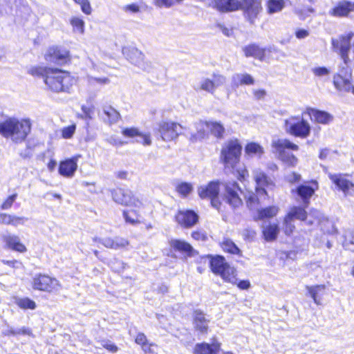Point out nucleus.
<instances>
[{"instance_id":"f257e3e1","label":"nucleus","mask_w":354,"mask_h":354,"mask_svg":"<svg viewBox=\"0 0 354 354\" xmlns=\"http://www.w3.org/2000/svg\"><path fill=\"white\" fill-rule=\"evenodd\" d=\"M28 73L36 77H41L46 89L53 93H70L77 85L78 77L68 71L45 66H33Z\"/></svg>"},{"instance_id":"f03ea898","label":"nucleus","mask_w":354,"mask_h":354,"mask_svg":"<svg viewBox=\"0 0 354 354\" xmlns=\"http://www.w3.org/2000/svg\"><path fill=\"white\" fill-rule=\"evenodd\" d=\"M113 201L126 205L128 209L124 212L127 222L131 224L140 223L141 214L145 208L147 201L142 196L133 194L131 191L118 188L112 192Z\"/></svg>"},{"instance_id":"7ed1b4c3","label":"nucleus","mask_w":354,"mask_h":354,"mask_svg":"<svg viewBox=\"0 0 354 354\" xmlns=\"http://www.w3.org/2000/svg\"><path fill=\"white\" fill-rule=\"evenodd\" d=\"M252 176L255 182V192L245 189L243 194L247 205L250 209H254L261 202L268 198V192L274 189L275 184L259 169L252 171Z\"/></svg>"},{"instance_id":"20e7f679","label":"nucleus","mask_w":354,"mask_h":354,"mask_svg":"<svg viewBox=\"0 0 354 354\" xmlns=\"http://www.w3.org/2000/svg\"><path fill=\"white\" fill-rule=\"evenodd\" d=\"M31 122L28 118L8 117L0 122V134L15 143L22 142L31 131Z\"/></svg>"},{"instance_id":"39448f33","label":"nucleus","mask_w":354,"mask_h":354,"mask_svg":"<svg viewBox=\"0 0 354 354\" xmlns=\"http://www.w3.org/2000/svg\"><path fill=\"white\" fill-rule=\"evenodd\" d=\"M272 152L285 165L295 167L297 165L298 158L290 151H298L299 146L286 138H277L272 140Z\"/></svg>"},{"instance_id":"423d86ee","label":"nucleus","mask_w":354,"mask_h":354,"mask_svg":"<svg viewBox=\"0 0 354 354\" xmlns=\"http://www.w3.org/2000/svg\"><path fill=\"white\" fill-rule=\"evenodd\" d=\"M302 115H290L283 121V128L285 132L290 136L306 138L311 132L310 124Z\"/></svg>"},{"instance_id":"0eeeda50","label":"nucleus","mask_w":354,"mask_h":354,"mask_svg":"<svg viewBox=\"0 0 354 354\" xmlns=\"http://www.w3.org/2000/svg\"><path fill=\"white\" fill-rule=\"evenodd\" d=\"M242 152L241 142L237 138L227 140L223 145L220 159L226 167L234 168L239 162Z\"/></svg>"},{"instance_id":"6e6552de","label":"nucleus","mask_w":354,"mask_h":354,"mask_svg":"<svg viewBox=\"0 0 354 354\" xmlns=\"http://www.w3.org/2000/svg\"><path fill=\"white\" fill-rule=\"evenodd\" d=\"M354 37L353 32H346L338 38L332 39L331 44L335 52L337 53L347 64L349 61L348 52L351 48V41Z\"/></svg>"},{"instance_id":"1a4fd4ad","label":"nucleus","mask_w":354,"mask_h":354,"mask_svg":"<svg viewBox=\"0 0 354 354\" xmlns=\"http://www.w3.org/2000/svg\"><path fill=\"white\" fill-rule=\"evenodd\" d=\"M183 126L171 120L161 121L158 124V132L165 141H171L183 132Z\"/></svg>"},{"instance_id":"9d476101","label":"nucleus","mask_w":354,"mask_h":354,"mask_svg":"<svg viewBox=\"0 0 354 354\" xmlns=\"http://www.w3.org/2000/svg\"><path fill=\"white\" fill-rule=\"evenodd\" d=\"M220 191V183L217 181L209 182L207 185H201L198 188V194L201 198H209L212 205L220 209L218 193Z\"/></svg>"},{"instance_id":"9b49d317","label":"nucleus","mask_w":354,"mask_h":354,"mask_svg":"<svg viewBox=\"0 0 354 354\" xmlns=\"http://www.w3.org/2000/svg\"><path fill=\"white\" fill-rule=\"evenodd\" d=\"M32 287L34 289L48 292H57L62 288L58 280L44 274H39L33 278Z\"/></svg>"},{"instance_id":"f8f14e48","label":"nucleus","mask_w":354,"mask_h":354,"mask_svg":"<svg viewBox=\"0 0 354 354\" xmlns=\"http://www.w3.org/2000/svg\"><path fill=\"white\" fill-rule=\"evenodd\" d=\"M320 215L321 214L317 210L311 211L308 215L304 208L294 206L290 209L286 216L292 220L306 221L308 225H313L320 222Z\"/></svg>"},{"instance_id":"ddd939ff","label":"nucleus","mask_w":354,"mask_h":354,"mask_svg":"<svg viewBox=\"0 0 354 354\" xmlns=\"http://www.w3.org/2000/svg\"><path fill=\"white\" fill-rule=\"evenodd\" d=\"M225 191L220 196L222 199L233 207H237L242 205V201L239 196L238 191L240 188L236 183H226L223 184Z\"/></svg>"},{"instance_id":"4468645a","label":"nucleus","mask_w":354,"mask_h":354,"mask_svg":"<svg viewBox=\"0 0 354 354\" xmlns=\"http://www.w3.org/2000/svg\"><path fill=\"white\" fill-rule=\"evenodd\" d=\"M44 57L48 62L63 64L70 60V53L65 48L53 46L46 50Z\"/></svg>"},{"instance_id":"2eb2a0df","label":"nucleus","mask_w":354,"mask_h":354,"mask_svg":"<svg viewBox=\"0 0 354 354\" xmlns=\"http://www.w3.org/2000/svg\"><path fill=\"white\" fill-rule=\"evenodd\" d=\"M122 54L133 65L143 70L146 69L147 64L145 62V56L136 48L125 46L122 48Z\"/></svg>"},{"instance_id":"dca6fc26","label":"nucleus","mask_w":354,"mask_h":354,"mask_svg":"<svg viewBox=\"0 0 354 354\" xmlns=\"http://www.w3.org/2000/svg\"><path fill=\"white\" fill-rule=\"evenodd\" d=\"M5 248L15 252L24 253L27 251L26 246L21 242L20 238L13 234L7 233L1 236Z\"/></svg>"},{"instance_id":"f3484780","label":"nucleus","mask_w":354,"mask_h":354,"mask_svg":"<svg viewBox=\"0 0 354 354\" xmlns=\"http://www.w3.org/2000/svg\"><path fill=\"white\" fill-rule=\"evenodd\" d=\"M303 115H306L312 121L322 124H329L333 119V115L329 113L311 107L306 108Z\"/></svg>"},{"instance_id":"a211bd4d","label":"nucleus","mask_w":354,"mask_h":354,"mask_svg":"<svg viewBox=\"0 0 354 354\" xmlns=\"http://www.w3.org/2000/svg\"><path fill=\"white\" fill-rule=\"evenodd\" d=\"M78 158V156H75L61 161L58 168L59 174L64 178L73 177L77 169Z\"/></svg>"},{"instance_id":"6ab92c4d","label":"nucleus","mask_w":354,"mask_h":354,"mask_svg":"<svg viewBox=\"0 0 354 354\" xmlns=\"http://www.w3.org/2000/svg\"><path fill=\"white\" fill-rule=\"evenodd\" d=\"M333 84L339 91H352L354 86L352 84V73L351 71H346L344 75L337 73L333 77Z\"/></svg>"},{"instance_id":"aec40b11","label":"nucleus","mask_w":354,"mask_h":354,"mask_svg":"<svg viewBox=\"0 0 354 354\" xmlns=\"http://www.w3.org/2000/svg\"><path fill=\"white\" fill-rule=\"evenodd\" d=\"M330 179L342 190L344 195L354 194V184L340 174H329Z\"/></svg>"},{"instance_id":"412c9836","label":"nucleus","mask_w":354,"mask_h":354,"mask_svg":"<svg viewBox=\"0 0 354 354\" xmlns=\"http://www.w3.org/2000/svg\"><path fill=\"white\" fill-rule=\"evenodd\" d=\"M93 241L94 243L100 241L104 247L113 250L124 249L129 245V241L122 237H106L102 239H100L97 237H94L93 238Z\"/></svg>"},{"instance_id":"4be33fe9","label":"nucleus","mask_w":354,"mask_h":354,"mask_svg":"<svg viewBox=\"0 0 354 354\" xmlns=\"http://www.w3.org/2000/svg\"><path fill=\"white\" fill-rule=\"evenodd\" d=\"M197 214L192 210H180L176 215V221L183 227H191L198 221Z\"/></svg>"},{"instance_id":"5701e85b","label":"nucleus","mask_w":354,"mask_h":354,"mask_svg":"<svg viewBox=\"0 0 354 354\" xmlns=\"http://www.w3.org/2000/svg\"><path fill=\"white\" fill-rule=\"evenodd\" d=\"M319 185L316 181H311L308 183L300 185L297 189V193L299 196L303 203L308 205L309 198L314 194L315 192L318 189Z\"/></svg>"},{"instance_id":"b1692460","label":"nucleus","mask_w":354,"mask_h":354,"mask_svg":"<svg viewBox=\"0 0 354 354\" xmlns=\"http://www.w3.org/2000/svg\"><path fill=\"white\" fill-rule=\"evenodd\" d=\"M354 11V2L348 1H339L330 11L329 14L333 17H346Z\"/></svg>"},{"instance_id":"393cba45","label":"nucleus","mask_w":354,"mask_h":354,"mask_svg":"<svg viewBox=\"0 0 354 354\" xmlns=\"http://www.w3.org/2000/svg\"><path fill=\"white\" fill-rule=\"evenodd\" d=\"M211 270L214 274L221 276L225 281L237 283L234 267H211Z\"/></svg>"},{"instance_id":"a878e982","label":"nucleus","mask_w":354,"mask_h":354,"mask_svg":"<svg viewBox=\"0 0 354 354\" xmlns=\"http://www.w3.org/2000/svg\"><path fill=\"white\" fill-rule=\"evenodd\" d=\"M221 349V343L214 340L211 344L201 343L196 344L194 354H218Z\"/></svg>"},{"instance_id":"bb28decb","label":"nucleus","mask_w":354,"mask_h":354,"mask_svg":"<svg viewBox=\"0 0 354 354\" xmlns=\"http://www.w3.org/2000/svg\"><path fill=\"white\" fill-rule=\"evenodd\" d=\"M243 9L247 17L253 20L261 10V0H243Z\"/></svg>"},{"instance_id":"cd10ccee","label":"nucleus","mask_w":354,"mask_h":354,"mask_svg":"<svg viewBox=\"0 0 354 354\" xmlns=\"http://www.w3.org/2000/svg\"><path fill=\"white\" fill-rule=\"evenodd\" d=\"M195 132H192L190 140L198 141L208 138L209 127L207 121H199L194 124Z\"/></svg>"},{"instance_id":"c85d7f7f","label":"nucleus","mask_w":354,"mask_h":354,"mask_svg":"<svg viewBox=\"0 0 354 354\" xmlns=\"http://www.w3.org/2000/svg\"><path fill=\"white\" fill-rule=\"evenodd\" d=\"M169 245L174 250L189 256H194L196 253V251L189 243L182 240H171L169 241Z\"/></svg>"},{"instance_id":"c756f323","label":"nucleus","mask_w":354,"mask_h":354,"mask_svg":"<svg viewBox=\"0 0 354 354\" xmlns=\"http://www.w3.org/2000/svg\"><path fill=\"white\" fill-rule=\"evenodd\" d=\"M306 290L317 305L322 304L323 296L326 294V286L324 285L308 286Z\"/></svg>"},{"instance_id":"7c9ffc66","label":"nucleus","mask_w":354,"mask_h":354,"mask_svg":"<svg viewBox=\"0 0 354 354\" xmlns=\"http://www.w3.org/2000/svg\"><path fill=\"white\" fill-rule=\"evenodd\" d=\"M214 6L221 11H234L241 8L238 0H214Z\"/></svg>"},{"instance_id":"2f4dec72","label":"nucleus","mask_w":354,"mask_h":354,"mask_svg":"<svg viewBox=\"0 0 354 354\" xmlns=\"http://www.w3.org/2000/svg\"><path fill=\"white\" fill-rule=\"evenodd\" d=\"M193 319V324L196 330L202 333H207L209 320L206 319L205 315L202 312L196 310L194 313Z\"/></svg>"},{"instance_id":"473e14b6","label":"nucleus","mask_w":354,"mask_h":354,"mask_svg":"<svg viewBox=\"0 0 354 354\" xmlns=\"http://www.w3.org/2000/svg\"><path fill=\"white\" fill-rule=\"evenodd\" d=\"M254 83V78L248 73H235L231 78V84L233 88H237L242 85H252Z\"/></svg>"},{"instance_id":"72a5a7b5","label":"nucleus","mask_w":354,"mask_h":354,"mask_svg":"<svg viewBox=\"0 0 354 354\" xmlns=\"http://www.w3.org/2000/svg\"><path fill=\"white\" fill-rule=\"evenodd\" d=\"M102 118L104 122L112 124L119 120L120 113L111 106H104L102 109Z\"/></svg>"},{"instance_id":"f704fd0d","label":"nucleus","mask_w":354,"mask_h":354,"mask_svg":"<svg viewBox=\"0 0 354 354\" xmlns=\"http://www.w3.org/2000/svg\"><path fill=\"white\" fill-rule=\"evenodd\" d=\"M243 51L246 57H253L260 60L263 59L266 54L265 49L254 44L245 46L243 48Z\"/></svg>"},{"instance_id":"c9c22d12","label":"nucleus","mask_w":354,"mask_h":354,"mask_svg":"<svg viewBox=\"0 0 354 354\" xmlns=\"http://www.w3.org/2000/svg\"><path fill=\"white\" fill-rule=\"evenodd\" d=\"M245 153L249 156L260 158L264 153V149L260 144L250 142L245 145Z\"/></svg>"},{"instance_id":"e433bc0d","label":"nucleus","mask_w":354,"mask_h":354,"mask_svg":"<svg viewBox=\"0 0 354 354\" xmlns=\"http://www.w3.org/2000/svg\"><path fill=\"white\" fill-rule=\"evenodd\" d=\"M199 263L206 264L209 266H226L225 259L221 255H207L200 257Z\"/></svg>"},{"instance_id":"4c0bfd02","label":"nucleus","mask_w":354,"mask_h":354,"mask_svg":"<svg viewBox=\"0 0 354 354\" xmlns=\"http://www.w3.org/2000/svg\"><path fill=\"white\" fill-rule=\"evenodd\" d=\"M69 24L72 26L73 32L76 34L83 35L85 31V22L82 17L73 16L69 19Z\"/></svg>"},{"instance_id":"58836bf2","label":"nucleus","mask_w":354,"mask_h":354,"mask_svg":"<svg viewBox=\"0 0 354 354\" xmlns=\"http://www.w3.org/2000/svg\"><path fill=\"white\" fill-rule=\"evenodd\" d=\"M279 232L277 224L270 223L263 227V234L265 239L268 241H274Z\"/></svg>"},{"instance_id":"ea45409f","label":"nucleus","mask_w":354,"mask_h":354,"mask_svg":"<svg viewBox=\"0 0 354 354\" xmlns=\"http://www.w3.org/2000/svg\"><path fill=\"white\" fill-rule=\"evenodd\" d=\"M209 133L217 138H222L225 133L223 125L216 121H208Z\"/></svg>"},{"instance_id":"a19ab883","label":"nucleus","mask_w":354,"mask_h":354,"mask_svg":"<svg viewBox=\"0 0 354 354\" xmlns=\"http://www.w3.org/2000/svg\"><path fill=\"white\" fill-rule=\"evenodd\" d=\"M279 212V207L277 206H270L263 209H257L255 217L257 219H263L266 218H272L276 216Z\"/></svg>"},{"instance_id":"79ce46f5","label":"nucleus","mask_w":354,"mask_h":354,"mask_svg":"<svg viewBox=\"0 0 354 354\" xmlns=\"http://www.w3.org/2000/svg\"><path fill=\"white\" fill-rule=\"evenodd\" d=\"M287 0H268L266 4L269 14L280 12L285 6Z\"/></svg>"},{"instance_id":"37998d69","label":"nucleus","mask_w":354,"mask_h":354,"mask_svg":"<svg viewBox=\"0 0 354 354\" xmlns=\"http://www.w3.org/2000/svg\"><path fill=\"white\" fill-rule=\"evenodd\" d=\"M305 0H299V3L298 6L295 8V12L299 16V17L301 19H305L308 17H309L313 12V9L310 6L302 7L301 3L304 2ZM311 2L313 0L310 1Z\"/></svg>"},{"instance_id":"c03bdc74","label":"nucleus","mask_w":354,"mask_h":354,"mask_svg":"<svg viewBox=\"0 0 354 354\" xmlns=\"http://www.w3.org/2000/svg\"><path fill=\"white\" fill-rule=\"evenodd\" d=\"M342 245L346 250L354 251V230L345 232Z\"/></svg>"},{"instance_id":"a18cd8bd","label":"nucleus","mask_w":354,"mask_h":354,"mask_svg":"<svg viewBox=\"0 0 354 354\" xmlns=\"http://www.w3.org/2000/svg\"><path fill=\"white\" fill-rule=\"evenodd\" d=\"M193 185L187 182L179 183L176 186V191L183 197L188 196L193 191Z\"/></svg>"},{"instance_id":"49530a36","label":"nucleus","mask_w":354,"mask_h":354,"mask_svg":"<svg viewBox=\"0 0 354 354\" xmlns=\"http://www.w3.org/2000/svg\"><path fill=\"white\" fill-rule=\"evenodd\" d=\"M15 304L24 310H34L37 307L35 302L28 297L17 298L15 299Z\"/></svg>"},{"instance_id":"de8ad7c7","label":"nucleus","mask_w":354,"mask_h":354,"mask_svg":"<svg viewBox=\"0 0 354 354\" xmlns=\"http://www.w3.org/2000/svg\"><path fill=\"white\" fill-rule=\"evenodd\" d=\"M233 169H234V174L239 181L243 183L248 179L249 172L245 165H239L237 167L236 165Z\"/></svg>"},{"instance_id":"09e8293b","label":"nucleus","mask_w":354,"mask_h":354,"mask_svg":"<svg viewBox=\"0 0 354 354\" xmlns=\"http://www.w3.org/2000/svg\"><path fill=\"white\" fill-rule=\"evenodd\" d=\"M88 84L91 86H103L109 84L110 80L108 77H95L93 76L87 77Z\"/></svg>"},{"instance_id":"8fccbe9b","label":"nucleus","mask_w":354,"mask_h":354,"mask_svg":"<svg viewBox=\"0 0 354 354\" xmlns=\"http://www.w3.org/2000/svg\"><path fill=\"white\" fill-rule=\"evenodd\" d=\"M221 248L224 251L232 254H238L240 252L238 247L230 239L224 240L221 243Z\"/></svg>"},{"instance_id":"3c124183","label":"nucleus","mask_w":354,"mask_h":354,"mask_svg":"<svg viewBox=\"0 0 354 354\" xmlns=\"http://www.w3.org/2000/svg\"><path fill=\"white\" fill-rule=\"evenodd\" d=\"M313 74L319 78H325L330 75V69L324 66H316L312 68Z\"/></svg>"},{"instance_id":"603ef678","label":"nucleus","mask_w":354,"mask_h":354,"mask_svg":"<svg viewBox=\"0 0 354 354\" xmlns=\"http://www.w3.org/2000/svg\"><path fill=\"white\" fill-rule=\"evenodd\" d=\"M295 230V226L293 223V220L291 218L288 217V216H286L283 220V230L284 233L286 235L290 236L293 233Z\"/></svg>"},{"instance_id":"864d4df0","label":"nucleus","mask_w":354,"mask_h":354,"mask_svg":"<svg viewBox=\"0 0 354 354\" xmlns=\"http://www.w3.org/2000/svg\"><path fill=\"white\" fill-rule=\"evenodd\" d=\"M135 140L137 142L141 143L145 146H149L151 144V135L149 133L147 132H142L140 131Z\"/></svg>"},{"instance_id":"5fc2aeb1","label":"nucleus","mask_w":354,"mask_h":354,"mask_svg":"<svg viewBox=\"0 0 354 354\" xmlns=\"http://www.w3.org/2000/svg\"><path fill=\"white\" fill-rule=\"evenodd\" d=\"M211 80L212 81L214 88L216 90L217 88L225 85L227 79L226 77L223 75L214 74Z\"/></svg>"},{"instance_id":"6e6d98bb","label":"nucleus","mask_w":354,"mask_h":354,"mask_svg":"<svg viewBox=\"0 0 354 354\" xmlns=\"http://www.w3.org/2000/svg\"><path fill=\"white\" fill-rule=\"evenodd\" d=\"M8 335H28L32 336V333L31 330L28 327H21L19 328H11L8 331Z\"/></svg>"},{"instance_id":"4d7b16f0","label":"nucleus","mask_w":354,"mask_h":354,"mask_svg":"<svg viewBox=\"0 0 354 354\" xmlns=\"http://www.w3.org/2000/svg\"><path fill=\"white\" fill-rule=\"evenodd\" d=\"M200 88L210 93H214L215 91L212 81L209 78L204 79L201 82Z\"/></svg>"},{"instance_id":"13d9d810","label":"nucleus","mask_w":354,"mask_h":354,"mask_svg":"<svg viewBox=\"0 0 354 354\" xmlns=\"http://www.w3.org/2000/svg\"><path fill=\"white\" fill-rule=\"evenodd\" d=\"M140 130L136 127H130V128H124L122 131V134L126 137L129 138L136 139L137 138Z\"/></svg>"},{"instance_id":"bf43d9fd","label":"nucleus","mask_w":354,"mask_h":354,"mask_svg":"<svg viewBox=\"0 0 354 354\" xmlns=\"http://www.w3.org/2000/svg\"><path fill=\"white\" fill-rule=\"evenodd\" d=\"M81 109L82 111V118L89 120L93 118L94 113V107L93 106L82 105Z\"/></svg>"},{"instance_id":"052dcab7","label":"nucleus","mask_w":354,"mask_h":354,"mask_svg":"<svg viewBox=\"0 0 354 354\" xmlns=\"http://www.w3.org/2000/svg\"><path fill=\"white\" fill-rule=\"evenodd\" d=\"M76 126L75 124H72L68 127H66L62 129V136L65 139H68L72 138L75 131Z\"/></svg>"},{"instance_id":"680f3d73","label":"nucleus","mask_w":354,"mask_h":354,"mask_svg":"<svg viewBox=\"0 0 354 354\" xmlns=\"http://www.w3.org/2000/svg\"><path fill=\"white\" fill-rule=\"evenodd\" d=\"M81 6L82 11L86 15H90L92 9L88 0H73Z\"/></svg>"},{"instance_id":"e2e57ef3","label":"nucleus","mask_w":354,"mask_h":354,"mask_svg":"<svg viewBox=\"0 0 354 354\" xmlns=\"http://www.w3.org/2000/svg\"><path fill=\"white\" fill-rule=\"evenodd\" d=\"M135 341L136 344L141 346L142 349L149 344L146 335L142 333L137 335Z\"/></svg>"},{"instance_id":"0e129e2a","label":"nucleus","mask_w":354,"mask_h":354,"mask_svg":"<svg viewBox=\"0 0 354 354\" xmlns=\"http://www.w3.org/2000/svg\"><path fill=\"white\" fill-rule=\"evenodd\" d=\"M16 198H17V194H12L11 196H8L5 200V201L2 203L1 209H8L10 208L11 206L12 205L13 203L16 200Z\"/></svg>"},{"instance_id":"69168bd1","label":"nucleus","mask_w":354,"mask_h":354,"mask_svg":"<svg viewBox=\"0 0 354 354\" xmlns=\"http://www.w3.org/2000/svg\"><path fill=\"white\" fill-rule=\"evenodd\" d=\"M142 351L146 354H159L158 351V346L153 343H150L147 346H145V347L142 348Z\"/></svg>"},{"instance_id":"338daca9","label":"nucleus","mask_w":354,"mask_h":354,"mask_svg":"<svg viewBox=\"0 0 354 354\" xmlns=\"http://www.w3.org/2000/svg\"><path fill=\"white\" fill-rule=\"evenodd\" d=\"M82 186L88 189V192L93 194H97L100 191L96 187L95 183L83 182Z\"/></svg>"},{"instance_id":"774afa93","label":"nucleus","mask_w":354,"mask_h":354,"mask_svg":"<svg viewBox=\"0 0 354 354\" xmlns=\"http://www.w3.org/2000/svg\"><path fill=\"white\" fill-rule=\"evenodd\" d=\"M101 344L103 348L113 353L118 350V346L110 341H103Z\"/></svg>"}]
</instances>
